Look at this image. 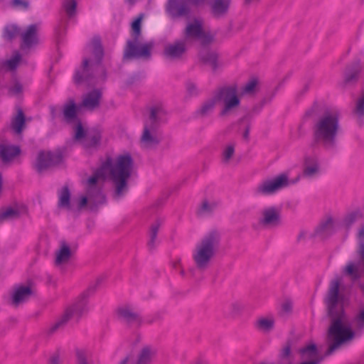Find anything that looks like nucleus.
<instances>
[{
  "mask_svg": "<svg viewBox=\"0 0 364 364\" xmlns=\"http://www.w3.org/2000/svg\"><path fill=\"white\" fill-rule=\"evenodd\" d=\"M180 264H181L180 260H178L173 263V266L174 268H177L178 266H180Z\"/></svg>",
  "mask_w": 364,
  "mask_h": 364,
  "instance_id": "obj_61",
  "label": "nucleus"
},
{
  "mask_svg": "<svg viewBox=\"0 0 364 364\" xmlns=\"http://www.w3.org/2000/svg\"><path fill=\"white\" fill-rule=\"evenodd\" d=\"M20 217V211L11 207L7 208L4 211H0V223L9 218H18Z\"/></svg>",
  "mask_w": 364,
  "mask_h": 364,
  "instance_id": "obj_40",
  "label": "nucleus"
},
{
  "mask_svg": "<svg viewBox=\"0 0 364 364\" xmlns=\"http://www.w3.org/2000/svg\"><path fill=\"white\" fill-rule=\"evenodd\" d=\"M203 28L202 22L198 19H195L193 22L187 25L185 29V37L188 39H198L203 33Z\"/></svg>",
  "mask_w": 364,
  "mask_h": 364,
  "instance_id": "obj_29",
  "label": "nucleus"
},
{
  "mask_svg": "<svg viewBox=\"0 0 364 364\" xmlns=\"http://www.w3.org/2000/svg\"><path fill=\"white\" fill-rule=\"evenodd\" d=\"M152 129L149 127H144L143 134L141 139L144 142L147 146L150 148L156 147L161 142V139L151 134Z\"/></svg>",
  "mask_w": 364,
  "mask_h": 364,
  "instance_id": "obj_34",
  "label": "nucleus"
},
{
  "mask_svg": "<svg viewBox=\"0 0 364 364\" xmlns=\"http://www.w3.org/2000/svg\"><path fill=\"white\" fill-rule=\"evenodd\" d=\"M9 92L14 95H17L23 92V86L21 82L16 81L14 85L9 88Z\"/></svg>",
  "mask_w": 364,
  "mask_h": 364,
  "instance_id": "obj_49",
  "label": "nucleus"
},
{
  "mask_svg": "<svg viewBox=\"0 0 364 364\" xmlns=\"http://www.w3.org/2000/svg\"><path fill=\"white\" fill-rule=\"evenodd\" d=\"M333 232V220L331 217H329L316 227L313 237L319 236L322 239H326L331 236Z\"/></svg>",
  "mask_w": 364,
  "mask_h": 364,
  "instance_id": "obj_27",
  "label": "nucleus"
},
{
  "mask_svg": "<svg viewBox=\"0 0 364 364\" xmlns=\"http://www.w3.org/2000/svg\"><path fill=\"white\" fill-rule=\"evenodd\" d=\"M340 285L338 279L331 281L324 299L327 316L330 319L326 338L328 347L324 356L331 355L355 337V332L344 309L345 295L340 291Z\"/></svg>",
  "mask_w": 364,
  "mask_h": 364,
  "instance_id": "obj_1",
  "label": "nucleus"
},
{
  "mask_svg": "<svg viewBox=\"0 0 364 364\" xmlns=\"http://www.w3.org/2000/svg\"><path fill=\"white\" fill-rule=\"evenodd\" d=\"M200 210L202 212H206V213H211L213 210L212 207L209 204V203L205 200L202 203V205L200 207Z\"/></svg>",
  "mask_w": 364,
  "mask_h": 364,
  "instance_id": "obj_54",
  "label": "nucleus"
},
{
  "mask_svg": "<svg viewBox=\"0 0 364 364\" xmlns=\"http://www.w3.org/2000/svg\"><path fill=\"white\" fill-rule=\"evenodd\" d=\"M250 132V124L248 123L247 124V126L245 127V129L244 131V133H243V138L245 140H248L249 139Z\"/></svg>",
  "mask_w": 364,
  "mask_h": 364,
  "instance_id": "obj_56",
  "label": "nucleus"
},
{
  "mask_svg": "<svg viewBox=\"0 0 364 364\" xmlns=\"http://www.w3.org/2000/svg\"><path fill=\"white\" fill-rule=\"evenodd\" d=\"M289 184L288 174L282 173L272 179L262 181L254 189V195L256 196L272 195L276 191L288 186Z\"/></svg>",
  "mask_w": 364,
  "mask_h": 364,
  "instance_id": "obj_11",
  "label": "nucleus"
},
{
  "mask_svg": "<svg viewBox=\"0 0 364 364\" xmlns=\"http://www.w3.org/2000/svg\"><path fill=\"white\" fill-rule=\"evenodd\" d=\"M20 28L17 25L8 24L4 26L2 32L3 38L9 42H11L19 34Z\"/></svg>",
  "mask_w": 364,
  "mask_h": 364,
  "instance_id": "obj_36",
  "label": "nucleus"
},
{
  "mask_svg": "<svg viewBox=\"0 0 364 364\" xmlns=\"http://www.w3.org/2000/svg\"><path fill=\"white\" fill-rule=\"evenodd\" d=\"M77 364H91L87 362L86 352L82 349L76 350Z\"/></svg>",
  "mask_w": 364,
  "mask_h": 364,
  "instance_id": "obj_48",
  "label": "nucleus"
},
{
  "mask_svg": "<svg viewBox=\"0 0 364 364\" xmlns=\"http://www.w3.org/2000/svg\"><path fill=\"white\" fill-rule=\"evenodd\" d=\"M101 140V132L99 130H95L90 134L86 135L82 144L83 147L86 149L97 148L100 146Z\"/></svg>",
  "mask_w": 364,
  "mask_h": 364,
  "instance_id": "obj_32",
  "label": "nucleus"
},
{
  "mask_svg": "<svg viewBox=\"0 0 364 364\" xmlns=\"http://www.w3.org/2000/svg\"><path fill=\"white\" fill-rule=\"evenodd\" d=\"M102 98V92L99 89H94L89 92L82 102V106L94 109L100 105V99Z\"/></svg>",
  "mask_w": 364,
  "mask_h": 364,
  "instance_id": "obj_28",
  "label": "nucleus"
},
{
  "mask_svg": "<svg viewBox=\"0 0 364 364\" xmlns=\"http://www.w3.org/2000/svg\"><path fill=\"white\" fill-rule=\"evenodd\" d=\"M165 114V111L161 107H151L150 108L149 119L144 122V127L151 128L153 132H156L162 122V117Z\"/></svg>",
  "mask_w": 364,
  "mask_h": 364,
  "instance_id": "obj_21",
  "label": "nucleus"
},
{
  "mask_svg": "<svg viewBox=\"0 0 364 364\" xmlns=\"http://www.w3.org/2000/svg\"><path fill=\"white\" fill-rule=\"evenodd\" d=\"M299 180V176H297V178H295V180L292 181V183H296Z\"/></svg>",
  "mask_w": 364,
  "mask_h": 364,
  "instance_id": "obj_62",
  "label": "nucleus"
},
{
  "mask_svg": "<svg viewBox=\"0 0 364 364\" xmlns=\"http://www.w3.org/2000/svg\"><path fill=\"white\" fill-rule=\"evenodd\" d=\"M363 70V65L360 58L355 59L346 66L343 73V83L345 85L355 84Z\"/></svg>",
  "mask_w": 364,
  "mask_h": 364,
  "instance_id": "obj_13",
  "label": "nucleus"
},
{
  "mask_svg": "<svg viewBox=\"0 0 364 364\" xmlns=\"http://www.w3.org/2000/svg\"><path fill=\"white\" fill-rule=\"evenodd\" d=\"M80 107L78 106L74 99H69L63 107V115L64 120L68 124H71L80 120L77 114Z\"/></svg>",
  "mask_w": 364,
  "mask_h": 364,
  "instance_id": "obj_23",
  "label": "nucleus"
},
{
  "mask_svg": "<svg viewBox=\"0 0 364 364\" xmlns=\"http://www.w3.org/2000/svg\"><path fill=\"white\" fill-rule=\"evenodd\" d=\"M198 39L200 41L201 48H209V45L214 41V36L210 33L205 32L203 30V33Z\"/></svg>",
  "mask_w": 364,
  "mask_h": 364,
  "instance_id": "obj_45",
  "label": "nucleus"
},
{
  "mask_svg": "<svg viewBox=\"0 0 364 364\" xmlns=\"http://www.w3.org/2000/svg\"><path fill=\"white\" fill-rule=\"evenodd\" d=\"M301 359L313 360L318 357H323L319 355L318 349L316 343H311L298 350Z\"/></svg>",
  "mask_w": 364,
  "mask_h": 364,
  "instance_id": "obj_31",
  "label": "nucleus"
},
{
  "mask_svg": "<svg viewBox=\"0 0 364 364\" xmlns=\"http://www.w3.org/2000/svg\"><path fill=\"white\" fill-rule=\"evenodd\" d=\"M232 0H212L210 2V11L212 16L216 19L225 17L229 12Z\"/></svg>",
  "mask_w": 364,
  "mask_h": 364,
  "instance_id": "obj_19",
  "label": "nucleus"
},
{
  "mask_svg": "<svg viewBox=\"0 0 364 364\" xmlns=\"http://www.w3.org/2000/svg\"><path fill=\"white\" fill-rule=\"evenodd\" d=\"M198 58L201 63L210 66L213 72H215L221 65L219 53L210 48H201L198 53Z\"/></svg>",
  "mask_w": 364,
  "mask_h": 364,
  "instance_id": "obj_14",
  "label": "nucleus"
},
{
  "mask_svg": "<svg viewBox=\"0 0 364 364\" xmlns=\"http://www.w3.org/2000/svg\"><path fill=\"white\" fill-rule=\"evenodd\" d=\"M315 112V106H313L311 109H308L305 112V116L311 117Z\"/></svg>",
  "mask_w": 364,
  "mask_h": 364,
  "instance_id": "obj_57",
  "label": "nucleus"
},
{
  "mask_svg": "<svg viewBox=\"0 0 364 364\" xmlns=\"http://www.w3.org/2000/svg\"><path fill=\"white\" fill-rule=\"evenodd\" d=\"M235 153V147L233 145H229L226 147L225 151H223V160L225 162H228L233 156Z\"/></svg>",
  "mask_w": 364,
  "mask_h": 364,
  "instance_id": "obj_50",
  "label": "nucleus"
},
{
  "mask_svg": "<svg viewBox=\"0 0 364 364\" xmlns=\"http://www.w3.org/2000/svg\"><path fill=\"white\" fill-rule=\"evenodd\" d=\"M305 237H306V232L304 230H301L297 237V241L299 242L301 240L304 239Z\"/></svg>",
  "mask_w": 364,
  "mask_h": 364,
  "instance_id": "obj_58",
  "label": "nucleus"
},
{
  "mask_svg": "<svg viewBox=\"0 0 364 364\" xmlns=\"http://www.w3.org/2000/svg\"><path fill=\"white\" fill-rule=\"evenodd\" d=\"M292 341L289 339L287 341L285 346L280 350L279 353V363L282 360H287V363L290 360L289 358L291 355Z\"/></svg>",
  "mask_w": 364,
  "mask_h": 364,
  "instance_id": "obj_38",
  "label": "nucleus"
},
{
  "mask_svg": "<svg viewBox=\"0 0 364 364\" xmlns=\"http://www.w3.org/2000/svg\"><path fill=\"white\" fill-rule=\"evenodd\" d=\"M340 128V113L338 111L325 109L314 120L310 146H321L327 151L336 150Z\"/></svg>",
  "mask_w": 364,
  "mask_h": 364,
  "instance_id": "obj_3",
  "label": "nucleus"
},
{
  "mask_svg": "<svg viewBox=\"0 0 364 364\" xmlns=\"http://www.w3.org/2000/svg\"><path fill=\"white\" fill-rule=\"evenodd\" d=\"M358 260L349 262L346 265L343 273L353 281L360 279L364 275V240L360 239L356 250Z\"/></svg>",
  "mask_w": 364,
  "mask_h": 364,
  "instance_id": "obj_12",
  "label": "nucleus"
},
{
  "mask_svg": "<svg viewBox=\"0 0 364 364\" xmlns=\"http://www.w3.org/2000/svg\"><path fill=\"white\" fill-rule=\"evenodd\" d=\"M166 11L172 18H176L188 16L191 9L184 1L179 2L178 0H168Z\"/></svg>",
  "mask_w": 364,
  "mask_h": 364,
  "instance_id": "obj_16",
  "label": "nucleus"
},
{
  "mask_svg": "<svg viewBox=\"0 0 364 364\" xmlns=\"http://www.w3.org/2000/svg\"><path fill=\"white\" fill-rule=\"evenodd\" d=\"M255 326L263 332H269L274 328V320L272 318L262 317L255 322Z\"/></svg>",
  "mask_w": 364,
  "mask_h": 364,
  "instance_id": "obj_37",
  "label": "nucleus"
},
{
  "mask_svg": "<svg viewBox=\"0 0 364 364\" xmlns=\"http://www.w3.org/2000/svg\"><path fill=\"white\" fill-rule=\"evenodd\" d=\"M220 234L217 230H212L205 234L196 246V252L193 254V259L197 268L205 270L215 255L220 244Z\"/></svg>",
  "mask_w": 364,
  "mask_h": 364,
  "instance_id": "obj_8",
  "label": "nucleus"
},
{
  "mask_svg": "<svg viewBox=\"0 0 364 364\" xmlns=\"http://www.w3.org/2000/svg\"><path fill=\"white\" fill-rule=\"evenodd\" d=\"M77 124L74 127V136L73 139L75 141H83L87 135V131L85 129L80 119L75 122Z\"/></svg>",
  "mask_w": 364,
  "mask_h": 364,
  "instance_id": "obj_39",
  "label": "nucleus"
},
{
  "mask_svg": "<svg viewBox=\"0 0 364 364\" xmlns=\"http://www.w3.org/2000/svg\"><path fill=\"white\" fill-rule=\"evenodd\" d=\"M319 162L316 156H306L304 159L303 176L311 178L318 173Z\"/></svg>",
  "mask_w": 364,
  "mask_h": 364,
  "instance_id": "obj_25",
  "label": "nucleus"
},
{
  "mask_svg": "<svg viewBox=\"0 0 364 364\" xmlns=\"http://www.w3.org/2000/svg\"><path fill=\"white\" fill-rule=\"evenodd\" d=\"M49 111L51 119H55V118L57 117V107L54 105H50L49 107Z\"/></svg>",
  "mask_w": 364,
  "mask_h": 364,
  "instance_id": "obj_55",
  "label": "nucleus"
},
{
  "mask_svg": "<svg viewBox=\"0 0 364 364\" xmlns=\"http://www.w3.org/2000/svg\"><path fill=\"white\" fill-rule=\"evenodd\" d=\"M34 294L32 288L27 285H21L16 288L11 297V304L18 306L20 304L26 302Z\"/></svg>",
  "mask_w": 364,
  "mask_h": 364,
  "instance_id": "obj_22",
  "label": "nucleus"
},
{
  "mask_svg": "<svg viewBox=\"0 0 364 364\" xmlns=\"http://www.w3.org/2000/svg\"><path fill=\"white\" fill-rule=\"evenodd\" d=\"M10 6L13 9L24 11L30 9V2L28 0H11Z\"/></svg>",
  "mask_w": 364,
  "mask_h": 364,
  "instance_id": "obj_44",
  "label": "nucleus"
},
{
  "mask_svg": "<svg viewBox=\"0 0 364 364\" xmlns=\"http://www.w3.org/2000/svg\"><path fill=\"white\" fill-rule=\"evenodd\" d=\"M258 79L256 77H252L247 84L242 89V94H252L255 92V89L258 85Z\"/></svg>",
  "mask_w": 364,
  "mask_h": 364,
  "instance_id": "obj_42",
  "label": "nucleus"
},
{
  "mask_svg": "<svg viewBox=\"0 0 364 364\" xmlns=\"http://www.w3.org/2000/svg\"><path fill=\"white\" fill-rule=\"evenodd\" d=\"M133 166L134 160L129 153L119 155L114 165L112 157L107 156L87 179V186H98V179H105L109 173L114 184V194L117 197H120L128 191V179L132 175Z\"/></svg>",
  "mask_w": 364,
  "mask_h": 364,
  "instance_id": "obj_2",
  "label": "nucleus"
},
{
  "mask_svg": "<svg viewBox=\"0 0 364 364\" xmlns=\"http://www.w3.org/2000/svg\"><path fill=\"white\" fill-rule=\"evenodd\" d=\"M68 146H61L53 151H40L33 166L38 173L49 168L58 167L63 164L67 156Z\"/></svg>",
  "mask_w": 364,
  "mask_h": 364,
  "instance_id": "obj_10",
  "label": "nucleus"
},
{
  "mask_svg": "<svg viewBox=\"0 0 364 364\" xmlns=\"http://www.w3.org/2000/svg\"><path fill=\"white\" fill-rule=\"evenodd\" d=\"M363 217V214L360 210L353 211L347 215L344 220L343 223L346 228H350L352 225L358 219Z\"/></svg>",
  "mask_w": 364,
  "mask_h": 364,
  "instance_id": "obj_41",
  "label": "nucleus"
},
{
  "mask_svg": "<svg viewBox=\"0 0 364 364\" xmlns=\"http://www.w3.org/2000/svg\"><path fill=\"white\" fill-rule=\"evenodd\" d=\"M259 223L264 226H278L281 224V214L276 207H269L262 212Z\"/></svg>",
  "mask_w": 364,
  "mask_h": 364,
  "instance_id": "obj_18",
  "label": "nucleus"
},
{
  "mask_svg": "<svg viewBox=\"0 0 364 364\" xmlns=\"http://www.w3.org/2000/svg\"><path fill=\"white\" fill-rule=\"evenodd\" d=\"M72 255L71 249L65 242H61L60 249L56 252L55 264L59 266L66 263Z\"/></svg>",
  "mask_w": 364,
  "mask_h": 364,
  "instance_id": "obj_30",
  "label": "nucleus"
},
{
  "mask_svg": "<svg viewBox=\"0 0 364 364\" xmlns=\"http://www.w3.org/2000/svg\"><path fill=\"white\" fill-rule=\"evenodd\" d=\"M103 280V277H98L94 285H90L85 291H83L75 304L68 307L62 317L50 328L48 333H53L58 330L63 329L66 326L68 321L73 317H76V320L78 321L81 316L88 311V299L95 292L96 289L101 284Z\"/></svg>",
  "mask_w": 364,
  "mask_h": 364,
  "instance_id": "obj_7",
  "label": "nucleus"
},
{
  "mask_svg": "<svg viewBox=\"0 0 364 364\" xmlns=\"http://www.w3.org/2000/svg\"><path fill=\"white\" fill-rule=\"evenodd\" d=\"M162 220L161 219H157L155 220L154 223L151 224L149 230V236L150 239L147 243L148 247L149 250H154L156 247V240L157 237V235L159 232V230L162 224Z\"/></svg>",
  "mask_w": 364,
  "mask_h": 364,
  "instance_id": "obj_35",
  "label": "nucleus"
},
{
  "mask_svg": "<svg viewBox=\"0 0 364 364\" xmlns=\"http://www.w3.org/2000/svg\"><path fill=\"white\" fill-rule=\"evenodd\" d=\"M38 43V28L36 24H31L22 34L21 48L30 49Z\"/></svg>",
  "mask_w": 364,
  "mask_h": 364,
  "instance_id": "obj_20",
  "label": "nucleus"
},
{
  "mask_svg": "<svg viewBox=\"0 0 364 364\" xmlns=\"http://www.w3.org/2000/svg\"><path fill=\"white\" fill-rule=\"evenodd\" d=\"M58 208L77 213V215H79L82 208L87 205L88 198L99 203H103L105 201V196L102 193V188L99 186H87L86 195L79 197L77 206H75L71 202V192L68 185L63 186L58 190Z\"/></svg>",
  "mask_w": 364,
  "mask_h": 364,
  "instance_id": "obj_5",
  "label": "nucleus"
},
{
  "mask_svg": "<svg viewBox=\"0 0 364 364\" xmlns=\"http://www.w3.org/2000/svg\"><path fill=\"white\" fill-rule=\"evenodd\" d=\"M355 321L359 328H364V309L356 316Z\"/></svg>",
  "mask_w": 364,
  "mask_h": 364,
  "instance_id": "obj_51",
  "label": "nucleus"
},
{
  "mask_svg": "<svg viewBox=\"0 0 364 364\" xmlns=\"http://www.w3.org/2000/svg\"><path fill=\"white\" fill-rule=\"evenodd\" d=\"M152 352L151 348L145 346L141 350L136 361L134 360V355L131 353L124 358L119 364H150Z\"/></svg>",
  "mask_w": 364,
  "mask_h": 364,
  "instance_id": "obj_17",
  "label": "nucleus"
},
{
  "mask_svg": "<svg viewBox=\"0 0 364 364\" xmlns=\"http://www.w3.org/2000/svg\"><path fill=\"white\" fill-rule=\"evenodd\" d=\"M142 14L136 18L131 24L132 40H128L124 48L123 60L134 58H150L154 47L152 42L138 46L136 43L141 33Z\"/></svg>",
  "mask_w": 364,
  "mask_h": 364,
  "instance_id": "obj_9",
  "label": "nucleus"
},
{
  "mask_svg": "<svg viewBox=\"0 0 364 364\" xmlns=\"http://www.w3.org/2000/svg\"><path fill=\"white\" fill-rule=\"evenodd\" d=\"M63 8L67 15L70 18L75 15L77 1L75 0H65L63 3Z\"/></svg>",
  "mask_w": 364,
  "mask_h": 364,
  "instance_id": "obj_43",
  "label": "nucleus"
},
{
  "mask_svg": "<svg viewBox=\"0 0 364 364\" xmlns=\"http://www.w3.org/2000/svg\"><path fill=\"white\" fill-rule=\"evenodd\" d=\"M187 47L184 41H176L166 46L164 50V56L169 60H179L186 53Z\"/></svg>",
  "mask_w": 364,
  "mask_h": 364,
  "instance_id": "obj_15",
  "label": "nucleus"
},
{
  "mask_svg": "<svg viewBox=\"0 0 364 364\" xmlns=\"http://www.w3.org/2000/svg\"><path fill=\"white\" fill-rule=\"evenodd\" d=\"M47 364H61L60 355L57 353L52 355L48 359Z\"/></svg>",
  "mask_w": 364,
  "mask_h": 364,
  "instance_id": "obj_52",
  "label": "nucleus"
},
{
  "mask_svg": "<svg viewBox=\"0 0 364 364\" xmlns=\"http://www.w3.org/2000/svg\"><path fill=\"white\" fill-rule=\"evenodd\" d=\"M21 154V148L17 145H0V157L4 163L12 161Z\"/></svg>",
  "mask_w": 364,
  "mask_h": 364,
  "instance_id": "obj_26",
  "label": "nucleus"
},
{
  "mask_svg": "<svg viewBox=\"0 0 364 364\" xmlns=\"http://www.w3.org/2000/svg\"><path fill=\"white\" fill-rule=\"evenodd\" d=\"M363 233H364V227H363L362 232H360V234H363Z\"/></svg>",
  "mask_w": 364,
  "mask_h": 364,
  "instance_id": "obj_64",
  "label": "nucleus"
},
{
  "mask_svg": "<svg viewBox=\"0 0 364 364\" xmlns=\"http://www.w3.org/2000/svg\"><path fill=\"white\" fill-rule=\"evenodd\" d=\"M218 102H223L224 107L220 112V116H225L230 110L237 107L240 99L237 95V85L223 86L219 88L212 98L205 100L194 112L195 117L203 118L210 115L215 109Z\"/></svg>",
  "mask_w": 364,
  "mask_h": 364,
  "instance_id": "obj_4",
  "label": "nucleus"
},
{
  "mask_svg": "<svg viewBox=\"0 0 364 364\" xmlns=\"http://www.w3.org/2000/svg\"><path fill=\"white\" fill-rule=\"evenodd\" d=\"M21 55L17 53L6 61V65L11 70H15L21 60Z\"/></svg>",
  "mask_w": 364,
  "mask_h": 364,
  "instance_id": "obj_47",
  "label": "nucleus"
},
{
  "mask_svg": "<svg viewBox=\"0 0 364 364\" xmlns=\"http://www.w3.org/2000/svg\"><path fill=\"white\" fill-rule=\"evenodd\" d=\"M205 0H191V2L195 6H198L204 2Z\"/></svg>",
  "mask_w": 364,
  "mask_h": 364,
  "instance_id": "obj_59",
  "label": "nucleus"
},
{
  "mask_svg": "<svg viewBox=\"0 0 364 364\" xmlns=\"http://www.w3.org/2000/svg\"><path fill=\"white\" fill-rule=\"evenodd\" d=\"M26 127V116L23 110L18 107L15 117L11 121V128L14 132L20 134Z\"/></svg>",
  "mask_w": 364,
  "mask_h": 364,
  "instance_id": "obj_33",
  "label": "nucleus"
},
{
  "mask_svg": "<svg viewBox=\"0 0 364 364\" xmlns=\"http://www.w3.org/2000/svg\"><path fill=\"white\" fill-rule=\"evenodd\" d=\"M282 309L284 312L291 313L292 311V303L290 301H286L282 305Z\"/></svg>",
  "mask_w": 364,
  "mask_h": 364,
  "instance_id": "obj_53",
  "label": "nucleus"
},
{
  "mask_svg": "<svg viewBox=\"0 0 364 364\" xmlns=\"http://www.w3.org/2000/svg\"><path fill=\"white\" fill-rule=\"evenodd\" d=\"M249 117H250V115H249V114H246V115L243 116L242 117H241V118L238 120V123H239V124H241V123H242V122H243L244 121L247 120Z\"/></svg>",
  "mask_w": 364,
  "mask_h": 364,
  "instance_id": "obj_60",
  "label": "nucleus"
},
{
  "mask_svg": "<svg viewBox=\"0 0 364 364\" xmlns=\"http://www.w3.org/2000/svg\"><path fill=\"white\" fill-rule=\"evenodd\" d=\"M186 88L187 93L190 97H196L199 94L196 85L190 80L186 82Z\"/></svg>",
  "mask_w": 364,
  "mask_h": 364,
  "instance_id": "obj_46",
  "label": "nucleus"
},
{
  "mask_svg": "<svg viewBox=\"0 0 364 364\" xmlns=\"http://www.w3.org/2000/svg\"><path fill=\"white\" fill-rule=\"evenodd\" d=\"M180 274H181L182 276H183V275H184V274H185L184 270H183V269H181V271H180Z\"/></svg>",
  "mask_w": 364,
  "mask_h": 364,
  "instance_id": "obj_63",
  "label": "nucleus"
},
{
  "mask_svg": "<svg viewBox=\"0 0 364 364\" xmlns=\"http://www.w3.org/2000/svg\"><path fill=\"white\" fill-rule=\"evenodd\" d=\"M117 315L118 318L128 325L136 323L137 326H141L142 323V318L141 316L128 307H119L117 310Z\"/></svg>",
  "mask_w": 364,
  "mask_h": 364,
  "instance_id": "obj_24",
  "label": "nucleus"
},
{
  "mask_svg": "<svg viewBox=\"0 0 364 364\" xmlns=\"http://www.w3.org/2000/svg\"><path fill=\"white\" fill-rule=\"evenodd\" d=\"M91 53L93 58H84L81 67L76 69L73 75L75 85L90 83L95 77V70L101 66L105 55V50L100 36H94L91 41Z\"/></svg>",
  "mask_w": 364,
  "mask_h": 364,
  "instance_id": "obj_6",
  "label": "nucleus"
}]
</instances>
